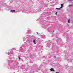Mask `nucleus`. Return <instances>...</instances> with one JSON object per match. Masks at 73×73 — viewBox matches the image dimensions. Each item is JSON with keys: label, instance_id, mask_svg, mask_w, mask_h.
<instances>
[{"label": "nucleus", "instance_id": "nucleus-13", "mask_svg": "<svg viewBox=\"0 0 73 73\" xmlns=\"http://www.w3.org/2000/svg\"><path fill=\"white\" fill-rule=\"evenodd\" d=\"M53 32H54V31Z\"/></svg>", "mask_w": 73, "mask_h": 73}, {"label": "nucleus", "instance_id": "nucleus-14", "mask_svg": "<svg viewBox=\"0 0 73 73\" xmlns=\"http://www.w3.org/2000/svg\"><path fill=\"white\" fill-rule=\"evenodd\" d=\"M72 0V1H73V0Z\"/></svg>", "mask_w": 73, "mask_h": 73}, {"label": "nucleus", "instance_id": "nucleus-12", "mask_svg": "<svg viewBox=\"0 0 73 73\" xmlns=\"http://www.w3.org/2000/svg\"><path fill=\"white\" fill-rule=\"evenodd\" d=\"M71 0H68V1H71Z\"/></svg>", "mask_w": 73, "mask_h": 73}, {"label": "nucleus", "instance_id": "nucleus-5", "mask_svg": "<svg viewBox=\"0 0 73 73\" xmlns=\"http://www.w3.org/2000/svg\"><path fill=\"white\" fill-rule=\"evenodd\" d=\"M70 19H69L68 20V23H70Z\"/></svg>", "mask_w": 73, "mask_h": 73}, {"label": "nucleus", "instance_id": "nucleus-8", "mask_svg": "<svg viewBox=\"0 0 73 73\" xmlns=\"http://www.w3.org/2000/svg\"><path fill=\"white\" fill-rule=\"evenodd\" d=\"M19 60H21V58H20V56H19Z\"/></svg>", "mask_w": 73, "mask_h": 73}, {"label": "nucleus", "instance_id": "nucleus-10", "mask_svg": "<svg viewBox=\"0 0 73 73\" xmlns=\"http://www.w3.org/2000/svg\"><path fill=\"white\" fill-rule=\"evenodd\" d=\"M37 33V35H39V34H38V33L37 32V33Z\"/></svg>", "mask_w": 73, "mask_h": 73}, {"label": "nucleus", "instance_id": "nucleus-1", "mask_svg": "<svg viewBox=\"0 0 73 73\" xmlns=\"http://www.w3.org/2000/svg\"><path fill=\"white\" fill-rule=\"evenodd\" d=\"M50 70L51 71H53L54 72H55V70H53V68H51Z\"/></svg>", "mask_w": 73, "mask_h": 73}, {"label": "nucleus", "instance_id": "nucleus-4", "mask_svg": "<svg viewBox=\"0 0 73 73\" xmlns=\"http://www.w3.org/2000/svg\"><path fill=\"white\" fill-rule=\"evenodd\" d=\"M11 12H15V10H11Z\"/></svg>", "mask_w": 73, "mask_h": 73}, {"label": "nucleus", "instance_id": "nucleus-15", "mask_svg": "<svg viewBox=\"0 0 73 73\" xmlns=\"http://www.w3.org/2000/svg\"><path fill=\"white\" fill-rule=\"evenodd\" d=\"M35 44H36V43H35Z\"/></svg>", "mask_w": 73, "mask_h": 73}, {"label": "nucleus", "instance_id": "nucleus-3", "mask_svg": "<svg viewBox=\"0 0 73 73\" xmlns=\"http://www.w3.org/2000/svg\"><path fill=\"white\" fill-rule=\"evenodd\" d=\"M60 8H56V9H58V10H60Z\"/></svg>", "mask_w": 73, "mask_h": 73}, {"label": "nucleus", "instance_id": "nucleus-6", "mask_svg": "<svg viewBox=\"0 0 73 73\" xmlns=\"http://www.w3.org/2000/svg\"><path fill=\"white\" fill-rule=\"evenodd\" d=\"M73 5H70L68 6L69 7H71V6H73Z\"/></svg>", "mask_w": 73, "mask_h": 73}, {"label": "nucleus", "instance_id": "nucleus-7", "mask_svg": "<svg viewBox=\"0 0 73 73\" xmlns=\"http://www.w3.org/2000/svg\"><path fill=\"white\" fill-rule=\"evenodd\" d=\"M55 15H57V12H56L55 13Z\"/></svg>", "mask_w": 73, "mask_h": 73}, {"label": "nucleus", "instance_id": "nucleus-2", "mask_svg": "<svg viewBox=\"0 0 73 73\" xmlns=\"http://www.w3.org/2000/svg\"><path fill=\"white\" fill-rule=\"evenodd\" d=\"M61 7H60V8H61L63 7V4L62 3L61 4Z\"/></svg>", "mask_w": 73, "mask_h": 73}, {"label": "nucleus", "instance_id": "nucleus-9", "mask_svg": "<svg viewBox=\"0 0 73 73\" xmlns=\"http://www.w3.org/2000/svg\"><path fill=\"white\" fill-rule=\"evenodd\" d=\"M33 42H34V43H35V40H34Z\"/></svg>", "mask_w": 73, "mask_h": 73}, {"label": "nucleus", "instance_id": "nucleus-11", "mask_svg": "<svg viewBox=\"0 0 73 73\" xmlns=\"http://www.w3.org/2000/svg\"><path fill=\"white\" fill-rule=\"evenodd\" d=\"M54 57L56 58V56H54Z\"/></svg>", "mask_w": 73, "mask_h": 73}]
</instances>
